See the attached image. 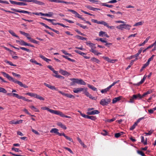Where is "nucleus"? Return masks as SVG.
<instances>
[{
	"label": "nucleus",
	"mask_w": 156,
	"mask_h": 156,
	"mask_svg": "<svg viewBox=\"0 0 156 156\" xmlns=\"http://www.w3.org/2000/svg\"><path fill=\"white\" fill-rule=\"evenodd\" d=\"M131 26L128 24H124V29L127 30H129Z\"/></svg>",
	"instance_id": "41"
},
{
	"label": "nucleus",
	"mask_w": 156,
	"mask_h": 156,
	"mask_svg": "<svg viewBox=\"0 0 156 156\" xmlns=\"http://www.w3.org/2000/svg\"><path fill=\"white\" fill-rule=\"evenodd\" d=\"M53 15V13L52 12H49L48 13H46V16L48 17H51Z\"/></svg>",
	"instance_id": "54"
},
{
	"label": "nucleus",
	"mask_w": 156,
	"mask_h": 156,
	"mask_svg": "<svg viewBox=\"0 0 156 156\" xmlns=\"http://www.w3.org/2000/svg\"><path fill=\"white\" fill-rule=\"evenodd\" d=\"M63 136H64L67 140H69L70 142H73V140L71 138L69 137L68 136H66L65 134H63Z\"/></svg>",
	"instance_id": "38"
},
{
	"label": "nucleus",
	"mask_w": 156,
	"mask_h": 156,
	"mask_svg": "<svg viewBox=\"0 0 156 156\" xmlns=\"http://www.w3.org/2000/svg\"><path fill=\"white\" fill-rule=\"evenodd\" d=\"M91 21L92 22H94V23H97L98 24H102V25H104V26H105V24L106 23V22L105 21H98L97 20H94V19H93L91 20Z\"/></svg>",
	"instance_id": "12"
},
{
	"label": "nucleus",
	"mask_w": 156,
	"mask_h": 156,
	"mask_svg": "<svg viewBox=\"0 0 156 156\" xmlns=\"http://www.w3.org/2000/svg\"><path fill=\"white\" fill-rule=\"evenodd\" d=\"M23 120H19L15 121L14 120H13L9 122L10 124H17L21 123L22 122Z\"/></svg>",
	"instance_id": "14"
},
{
	"label": "nucleus",
	"mask_w": 156,
	"mask_h": 156,
	"mask_svg": "<svg viewBox=\"0 0 156 156\" xmlns=\"http://www.w3.org/2000/svg\"><path fill=\"white\" fill-rule=\"evenodd\" d=\"M57 125L64 129H67L65 125L63 124L61 122H58L57 123Z\"/></svg>",
	"instance_id": "23"
},
{
	"label": "nucleus",
	"mask_w": 156,
	"mask_h": 156,
	"mask_svg": "<svg viewBox=\"0 0 156 156\" xmlns=\"http://www.w3.org/2000/svg\"><path fill=\"white\" fill-rule=\"evenodd\" d=\"M17 5H26L27 4L26 3L23 2H18Z\"/></svg>",
	"instance_id": "55"
},
{
	"label": "nucleus",
	"mask_w": 156,
	"mask_h": 156,
	"mask_svg": "<svg viewBox=\"0 0 156 156\" xmlns=\"http://www.w3.org/2000/svg\"><path fill=\"white\" fill-rule=\"evenodd\" d=\"M2 74L5 77L7 78L9 81L15 82L16 79L11 76L9 74L4 72H2Z\"/></svg>",
	"instance_id": "5"
},
{
	"label": "nucleus",
	"mask_w": 156,
	"mask_h": 156,
	"mask_svg": "<svg viewBox=\"0 0 156 156\" xmlns=\"http://www.w3.org/2000/svg\"><path fill=\"white\" fill-rule=\"evenodd\" d=\"M75 37L76 38H77L78 39H80V40H86L87 39V38L84 37H83L80 36L78 35H76L75 36Z\"/></svg>",
	"instance_id": "24"
},
{
	"label": "nucleus",
	"mask_w": 156,
	"mask_h": 156,
	"mask_svg": "<svg viewBox=\"0 0 156 156\" xmlns=\"http://www.w3.org/2000/svg\"><path fill=\"white\" fill-rule=\"evenodd\" d=\"M59 111H58L54 110L52 109H51L50 112L55 114L58 115Z\"/></svg>",
	"instance_id": "35"
},
{
	"label": "nucleus",
	"mask_w": 156,
	"mask_h": 156,
	"mask_svg": "<svg viewBox=\"0 0 156 156\" xmlns=\"http://www.w3.org/2000/svg\"><path fill=\"white\" fill-rule=\"evenodd\" d=\"M88 87L90 89L93 90L94 91H97V88L94 87L92 85H90L89 84H87Z\"/></svg>",
	"instance_id": "29"
},
{
	"label": "nucleus",
	"mask_w": 156,
	"mask_h": 156,
	"mask_svg": "<svg viewBox=\"0 0 156 156\" xmlns=\"http://www.w3.org/2000/svg\"><path fill=\"white\" fill-rule=\"evenodd\" d=\"M124 133L123 132H121L120 133H116L115 134V137L118 138L120 136L123 134Z\"/></svg>",
	"instance_id": "31"
},
{
	"label": "nucleus",
	"mask_w": 156,
	"mask_h": 156,
	"mask_svg": "<svg viewBox=\"0 0 156 156\" xmlns=\"http://www.w3.org/2000/svg\"><path fill=\"white\" fill-rule=\"evenodd\" d=\"M90 60L91 61L95 62L97 63H99L100 62V61L99 60L94 57L92 58Z\"/></svg>",
	"instance_id": "25"
},
{
	"label": "nucleus",
	"mask_w": 156,
	"mask_h": 156,
	"mask_svg": "<svg viewBox=\"0 0 156 156\" xmlns=\"http://www.w3.org/2000/svg\"><path fill=\"white\" fill-rule=\"evenodd\" d=\"M111 101V99L110 98H106L102 99L100 104L102 106H107Z\"/></svg>",
	"instance_id": "2"
},
{
	"label": "nucleus",
	"mask_w": 156,
	"mask_h": 156,
	"mask_svg": "<svg viewBox=\"0 0 156 156\" xmlns=\"http://www.w3.org/2000/svg\"><path fill=\"white\" fill-rule=\"evenodd\" d=\"M84 94L87 97H88L90 98L93 99L95 100V97H93L87 91V88H86L84 89V90L83 92Z\"/></svg>",
	"instance_id": "8"
},
{
	"label": "nucleus",
	"mask_w": 156,
	"mask_h": 156,
	"mask_svg": "<svg viewBox=\"0 0 156 156\" xmlns=\"http://www.w3.org/2000/svg\"><path fill=\"white\" fill-rule=\"evenodd\" d=\"M14 83L18 84L21 87H23L25 88L28 87L26 85L23 84L21 82L17 81L16 80Z\"/></svg>",
	"instance_id": "17"
},
{
	"label": "nucleus",
	"mask_w": 156,
	"mask_h": 156,
	"mask_svg": "<svg viewBox=\"0 0 156 156\" xmlns=\"http://www.w3.org/2000/svg\"><path fill=\"white\" fill-rule=\"evenodd\" d=\"M137 123L136 122L130 128V130H133L135 129L136 126L137 125Z\"/></svg>",
	"instance_id": "45"
},
{
	"label": "nucleus",
	"mask_w": 156,
	"mask_h": 156,
	"mask_svg": "<svg viewBox=\"0 0 156 156\" xmlns=\"http://www.w3.org/2000/svg\"><path fill=\"white\" fill-rule=\"evenodd\" d=\"M61 3H64L66 4H71L73 5L74 4V3L73 2H67L66 1H64L62 0H61Z\"/></svg>",
	"instance_id": "44"
},
{
	"label": "nucleus",
	"mask_w": 156,
	"mask_h": 156,
	"mask_svg": "<svg viewBox=\"0 0 156 156\" xmlns=\"http://www.w3.org/2000/svg\"><path fill=\"white\" fill-rule=\"evenodd\" d=\"M39 23L42 25V26H44L46 28L49 29L50 28V27H49V26L44 24V23H42V22H39Z\"/></svg>",
	"instance_id": "56"
},
{
	"label": "nucleus",
	"mask_w": 156,
	"mask_h": 156,
	"mask_svg": "<svg viewBox=\"0 0 156 156\" xmlns=\"http://www.w3.org/2000/svg\"><path fill=\"white\" fill-rule=\"evenodd\" d=\"M143 24L142 23V22H139L137 23H136L133 26H140V25H141Z\"/></svg>",
	"instance_id": "61"
},
{
	"label": "nucleus",
	"mask_w": 156,
	"mask_h": 156,
	"mask_svg": "<svg viewBox=\"0 0 156 156\" xmlns=\"http://www.w3.org/2000/svg\"><path fill=\"white\" fill-rule=\"evenodd\" d=\"M66 97L72 98H75V97L73 95L68 94H67Z\"/></svg>",
	"instance_id": "63"
},
{
	"label": "nucleus",
	"mask_w": 156,
	"mask_h": 156,
	"mask_svg": "<svg viewBox=\"0 0 156 156\" xmlns=\"http://www.w3.org/2000/svg\"><path fill=\"white\" fill-rule=\"evenodd\" d=\"M4 62L5 63H6L9 64L10 66H16V65L13 64L11 62L7 60H5L4 61Z\"/></svg>",
	"instance_id": "37"
},
{
	"label": "nucleus",
	"mask_w": 156,
	"mask_h": 156,
	"mask_svg": "<svg viewBox=\"0 0 156 156\" xmlns=\"http://www.w3.org/2000/svg\"><path fill=\"white\" fill-rule=\"evenodd\" d=\"M84 88H74L73 90V92L75 93L78 94L80 92H81L83 90H84Z\"/></svg>",
	"instance_id": "9"
},
{
	"label": "nucleus",
	"mask_w": 156,
	"mask_h": 156,
	"mask_svg": "<svg viewBox=\"0 0 156 156\" xmlns=\"http://www.w3.org/2000/svg\"><path fill=\"white\" fill-rule=\"evenodd\" d=\"M59 72L62 75L64 76L69 75L70 74V73L68 72L67 71L64 70L62 69H60Z\"/></svg>",
	"instance_id": "18"
},
{
	"label": "nucleus",
	"mask_w": 156,
	"mask_h": 156,
	"mask_svg": "<svg viewBox=\"0 0 156 156\" xmlns=\"http://www.w3.org/2000/svg\"><path fill=\"white\" fill-rule=\"evenodd\" d=\"M102 58L103 59L109 62L114 63L115 62V60L111 59L108 58V57L104 56Z\"/></svg>",
	"instance_id": "16"
},
{
	"label": "nucleus",
	"mask_w": 156,
	"mask_h": 156,
	"mask_svg": "<svg viewBox=\"0 0 156 156\" xmlns=\"http://www.w3.org/2000/svg\"><path fill=\"white\" fill-rule=\"evenodd\" d=\"M11 10L15 12H18L20 13H27L30 14V15H31V12H29L27 11H25L23 10H20L14 8H11Z\"/></svg>",
	"instance_id": "7"
},
{
	"label": "nucleus",
	"mask_w": 156,
	"mask_h": 156,
	"mask_svg": "<svg viewBox=\"0 0 156 156\" xmlns=\"http://www.w3.org/2000/svg\"><path fill=\"white\" fill-rule=\"evenodd\" d=\"M26 44L27 43L25 42L23 40H20V45L26 46Z\"/></svg>",
	"instance_id": "49"
},
{
	"label": "nucleus",
	"mask_w": 156,
	"mask_h": 156,
	"mask_svg": "<svg viewBox=\"0 0 156 156\" xmlns=\"http://www.w3.org/2000/svg\"><path fill=\"white\" fill-rule=\"evenodd\" d=\"M106 32L104 31H101L99 32V36L101 37H104Z\"/></svg>",
	"instance_id": "34"
},
{
	"label": "nucleus",
	"mask_w": 156,
	"mask_h": 156,
	"mask_svg": "<svg viewBox=\"0 0 156 156\" xmlns=\"http://www.w3.org/2000/svg\"><path fill=\"white\" fill-rule=\"evenodd\" d=\"M119 81V80H118L117 81H115L112 84H111L109 86H108L106 88L102 90H101V93H106L107 91H108L112 86H114L116 83H118Z\"/></svg>",
	"instance_id": "4"
},
{
	"label": "nucleus",
	"mask_w": 156,
	"mask_h": 156,
	"mask_svg": "<svg viewBox=\"0 0 156 156\" xmlns=\"http://www.w3.org/2000/svg\"><path fill=\"white\" fill-rule=\"evenodd\" d=\"M105 26L106 27L108 28H109L110 29H114L115 28V27L114 26H109L108 23H106L105 25Z\"/></svg>",
	"instance_id": "57"
},
{
	"label": "nucleus",
	"mask_w": 156,
	"mask_h": 156,
	"mask_svg": "<svg viewBox=\"0 0 156 156\" xmlns=\"http://www.w3.org/2000/svg\"><path fill=\"white\" fill-rule=\"evenodd\" d=\"M142 50V48H140L138 51V52L135 55H133V56H134L135 57H137L141 53Z\"/></svg>",
	"instance_id": "40"
},
{
	"label": "nucleus",
	"mask_w": 156,
	"mask_h": 156,
	"mask_svg": "<svg viewBox=\"0 0 156 156\" xmlns=\"http://www.w3.org/2000/svg\"><path fill=\"white\" fill-rule=\"evenodd\" d=\"M154 55H152V56L148 59L147 62L149 64L150 62L153 59L154 57Z\"/></svg>",
	"instance_id": "51"
},
{
	"label": "nucleus",
	"mask_w": 156,
	"mask_h": 156,
	"mask_svg": "<svg viewBox=\"0 0 156 156\" xmlns=\"http://www.w3.org/2000/svg\"><path fill=\"white\" fill-rule=\"evenodd\" d=\"M44 85H45L46 87H48V88H50L51 90H58V89L57 88L55 87L54 86H52L48 84L45 83H44Z\"/></svg>",
	"instance_id": "13"
},
{
	"label": "nucleus",
	"mask_w": 156,
	"mask_h": 156,
	"mask_svg": "<svg viewBox=\"0 0 156 156\" xmlns=\"http://www.w3.org/2000/svg\"><path fill=\"white\" fill-rule=\"evenodd\" d=\"M58 129L56 128H53L51 129L50 131V132L51 133H54L57 134L58 132Z\"/></svg>",
	"instance_id": "28"
},
{
	"label": "nucleus",
	"mask_w": 156,
	"mask_h": 156,
	"mask_svg": "<svg viewBox=\"0 0 156 156\" xmlns=\"http://www.w3.org/2000/svg\"><path fill=\"white\" fill-rule=\"evenodd\" d=\"M29 107L32 110H33L35 112H39V110H38L37 108H35L34 106H31Z\"/></svg>",
	"instance_id": "32"
},
{
	"label": "nucleus",
	"mask_w": 156,
	"mask_h": 156,
	"mask_svg": "<svg viewBox=\"0 0 156 156\" xmlns=\"http://www.w3.org/2000/svg\"><path fill=\"white\" fill-rule=\"evenodd\" d=\"M116 28L118 29L122 30L124 29V24H120L119 26H117Z\"/></svg>",
	"instance_id": "52"
},
{
	"label": "nucleus",
	"mask_w": 156,
	"mask_h": 156,
	"mask_svg": "<svg viewBox=\"0 0 156 156\" xmlns=\"http://www.w3.org/2000/svg\"><path fill=\"white\" fill-rule=\"evenodd\" d=\"M27 95L32 97L37 98L41 100H44V98L34 93H28L26 94Z\"/></svg>",
	"instance_id": "3"
},
{
	"label": "nucleus",
	"mask_w": 156,
	"mask_h": 156,
	"mask_svg": "<svg viewBox=\"0 0 156 156\" xmlns=\"http://www.w3.org/2000/svg\"><path fill=\"white\" fill-rule=\"evenodd\" d=\"M20 48L22 50H24L27 51L28 52H31V51L29 49H27L23 47H20Z\"/></svg>",
	"instance_id": "47"
},
{
	"label": "nucleus",
	"mask_w": 156,
	"mask_h": 156,
	"mask_svg": "<svg viewBox=\"0 0 156 156\" xmlns=\"http://www.w3.org/2000/svg\"><path fill=\"white\" fill-rule=\"evenodd\" d=\"M19 32L21 34L23 35L26 36L28 39L30 40V39H31V37H29L30 35L29 34L26 33L25 32L22 31H20Z\"/></svg>",
	"instance_id": "19"
},
{
	"label": "nucleus",
	"mask_w": 156,
	"mask_h": 156,
	"mask_svg": "<svg viewBox=\"0 0 156 156\" xmlns=\"http://www.w3.org/2000/svg\"><path fill=\"white\" fill-rule=\"evenodd\" d=\"M86 44L87 45H89V46L91 48H93L94 47V46L95 45L93 43H88L87 42L86 43Z\"/></svg>",
	"instance_id": "48"
},
{
	"label": "nucleus",
	"mask_w": 156,
	"mask_h": 156,
	"mask_svg": "<svg viewBox=\"0 0 156 156\" xmlns=\"http://www.w3.org/2000/svg\"><path fill=\"white\" fill-rule=\"evenodd\" d=\"M82 117L88 119H90L92 120H95L96 119V118L95 116H89L88 115H83Z\"/></svg>",
	"instance_id": "11"
},
{
	"label": "nucleus",
	"mask_w": 156,
	"mask_h": 156,
	"mask_svg": "<svg viewBox=\"0 0 156 156\" xmlns=\"http://www.w3.org/2000/svg\"><path fill=\"white\" fill-rule=\"evenodd\" d=\"M75 17H77L78 18L81 19L83 21H85L84 18L82 17L81 15H80L78 13L76 12V13L75 14Z\"/></svg>",
	"instance_id": "30"
},
{
	"label": "nucleus",
	"mask_w": 156,
	"mask_h": 156,
	"mask_svg": "<svg viewBox=\"0 0 156 156\" xmlns=\"http://www.w3.org/2000/svg\"><path fill=\"white\" fill-rule=\"evenodd\" d=\"M141 142L144 145H146L147 144V143L146 141H144V138L143 136H141Z\"/></svg>",
	"instance_id": "36"
},
{
	"label": "nucleus",
	"mask_w": 156,
	"mask_h": 156,
	"mask_svg": "<svg viewBox=\"0 0 156 156\" xmlns=\"http://www.w3.org/2000/svg\"><path fill=\"white\" fill-rule=\"evenodd\" d=\"M41 18L43 20H47V21H49V22H53L54 21H56V20H55V19H48L47 18H44V17H41Z\"/></svg>",
	"instance_id": "39"
},
{
	"label": "nucleus",
	"mask_w": 156,
	"mask_h": 156,
	"mask_svg": "<svg viewBox=\"0 0 156 156\" xmlns=\"http://www.w3.org/2000/svg\"><path fill=\"white\" fill-rule=\"evenodd\" d=\"M154 130H151L148 133H144L147 135H150L153 132Z\"/></svg>",
	"instance_id": "53"
},
{
	"label": "nucleus",
	"mask_w": 156,
	"mask_h": 156,
	"mask_svg": "<svg viewBox=\"0 0 156 156\" xmlns=\"http://www.w3.org/2000/svg\"><path fill=\"white\" fill-rule=\"evenodd\" d=\"M42 109L44 110H47L49 112H50V111L51 110V109H49V108H48L47 107H43L41 108Z\"/></svg>",
	"instance_id": "59"
},
{
	"label": "nucleus",
	"mask_w": 156,
	"mask_h": 156,
	"mask_svg": "<svg viewBox=\"0 0 156 156\" xmlns=\"http://www.w3.org/2000/svg\"><path fill=\"white\" fill-rule=\"evenodd\" d=\"M86 7H87L88 9L90 10H92L93 11H95L96 10H100V9L97 8H95L92 6H91L89 5H86Z\"/></svg>",
	"instance_id": "15"
},
{
	"label": "nucleus",
	"mask_w": 156,
	"mask_h": 156,
	"mask_svg": "<svg viewBox=\"0 0 156 156\" xmlns=\"http://www.w3.org/2000/svg\"><path fill=\"white\" fill-rule=\"evenodd\" d=\"M53 76L57 78H60L62 79H64L65 78L64 77L60 75H58V74L56 75H54Z\"/></svg>",
	"instance_id": "33"
},
{
	"label": "nucleus",
	"mask_w": 156,
	"mask_h": 156,
	"mask_svg": "<svg viewBox=\"0 0 156 156\" xmlns=\"http://www.w3.org/2000/svg\"><path fill=\"white\" fill-rule=\"evenodd\" d=\"M58 115L62 117H64L65 115H64L62 112L60 111H59Z\"/></svg>",
	"instance_id": "64"
},
{
	"label": "nucleus",
	"mask_w": 156,
	"mask_h": 156,
	"mask_svg": "<svg viewBox=\"0 0 156 156\" xmlns=\"http://www.w3.org/2000/svg\"><path fill=\"white\" fill-rule=\"evenodd\" d=\"M100 113V112L97 110H95L92 111H89L87 112V114L88 115H94L98 114Z\"/></svg>",
	"instance_id": "10"
},
{
	"label": "nucleus",
	"mask_w": 156,
	"mask_h": 156,
	"mask_svg": "<svg viewBox=\"0 0 156 156\" xmlns=\"http://www.w3.org/2000/svg\"><path fill=\"white\" fill-rule=\"evenodd\" d=\"M30 41L31 42L36 44H37L38 42V41H37L35 40H34V39H32L31 38V39H30Z\"/></svg>",
	"instance_id": "58"
},
{
	"label": "nucleus",
	"mask_w": 156,
	"mask_h": 156,
	"mask_svg": "<svg viewBox=\"0 0 156 156\" xmlns=\"http://www.w3.org/2000/svg\"><path fill=\"white\" fill-rule=\"evenodd\" d=\"M7 94V95L16 97L19 99H22V100H24L25 99V97L20 96L18 94H16L15 93H8Z\"/></svg>",
	"instance_id": "6"
},
{
	"label": "nucleus",
	"mask_w": 156,
	"mask_h": 156,
	"mask_svg": "<svg viewBox=\"0 0 156 156\" xmlns=\"http://www.w3.org/2000/svg\"><path fill=\"white\" fill-rule=\"evenodd\" d=\"M137 153L142 156H146L144 153L142 151L138 150L137 151Z\"/></svg>",
	"instance_id": "46"
},
{
	"label": "nucleus",
	"mask_w": 156,
	"mask_h": 156,
	"mask_svg": "<svg viewBox=\"0 0 156 156\" xmlns=\"http://www.w3.org/2000/svg\"><path fill=\"white\" fill-rule=\"evenodd\" d=\"M101 4H102V6H106L107 7H109V8H112L113 7V6L112 5H108V4H106L105 3H101Z\"/></svg>",
	"instance_id": "42"
},
{
	"label": "nucleus",
	"mask_w": 156,
	"mask_h": 156,
	"mask_svg": "<svg viewBox=\"0 0 156 156\" xmlns=\"http://www.w3.org/2000/svg\"><path fill=\"white\" fill-rule=\"evenodd\" d=\"M70 80L72 81L71 83V85H74L75 83L82 85H85L86 84V83L83 80L81 79L73 78L70 79Z\"/></svg>",
	"instance_id": "1"
},
{
	"label": "nucleus",
	"mask_w": 156,
	"mask_h": 156,
	"mask_svg": "<svg viewBox=\"0 0 156 156\" xmlns=\"http://www.w3.org/2000/svg\"><path fill=\"white\" fill-rule=\"evenodd\" d=\"M122 98V96H120L118 97L115 98H113L112 100V103L113 104H114L116 103L117 101H119Z\"/></svg>",
	"instance_id": "20"
},
{
	"label": "nucleus",
	"mask_w": 156,
	"mask_h": 156,
	"mask_svg": "<svg viewBox=\"0 0 156 156\" xmlns=\"http://www.w3.org/2000/svg\"><path fill=\"white\" fill-rule=\"evenodd\" d=\"M146 78V76H144L143 78L141 79V80L139 83H138V85H139L140 84H142L144 82Z\"/></svg>",
	"instance_id": "43"
},
{
	"label": "nucleus",
	"mask_w": 156,
	"mask_h": 156,
	"mask_svg": "<svg viewBox=\"0 0 156 156\" xmlns=\"http://www.w3.org/2000/svg\"><path fill=\"white\" fill-rule=\"evenodd\" d=\"M48 68H49L54 73L57 74L58 73V71H55L54 69L51 66H48Z\"/></svg>",
	"instance_id": "27"
},
{
	"label": "nucleus",
	"mask_w": 156,
	"mask_h": 156,
	"mask_svg": "<svg viewBox=\"0 0 156 156\" xmlns=\"http://www.w3.org/2000/svg\"><path fill=\"white\" fill-rule=\"evenodd\" d=\"M0 92L6 93H7V91L5 88L0 87Z\"/></svg>",
	"instance_id": "50"
},
{
	"label": "nucleus",
	"mask_w": 156,
	"mask_h": 156,
	"mask_svg": "<svg viewBox=\"0 0 156 156\" xmlns=\"http://www.w3.org/2000/svg\"><path fill=\"white\" fill-rule=\"evenodd\" d=\"M9 32L10 33V34H11L12 36L15 37H17L19 38H20L12 30H9Z\"/></svg>",
	"instance_id": "26"
},
{
	"label": "nucleus",
	"mask_w": 156,
	"mask_h": 156,
	"mask_svg": "<svg viewBox=\"0 0 156 156\" xmlns=\"http://www.w3.org/2000/svg\"><path fill=\"white\" fill-rule=\"evenodd\" d=\"M67 10L69 12H71L73 14H74L75 15L77 12H76L74 10H73L69 9H68Z\"/></svg>",
	"instance_id": "62"
},
{
	"label": "nucleus",
	"mask_w": 156,
	"mask_h": 156,
	"mask_svg": "<svg viewBox=\"0 0 156 156\" xmlns=\"http://www.w3.org/2000/svg\"><path fill=\"white\" fill-rule=\"evenodd\" d=\"M133 98L134 100L138 98H139L140 99L141 98H142V97L141 95L139 94H134L133 96Z\"/></svg>",
	"instance_id": "22"
},
{
	"label": "nucleus",
	"mask_w": 156,
	"mask_h": 156,
	"mask_svg": "<svg viewBox=\"0 0 156 156\" xmlns=\"http://www.w3.org/2000/svg\"><path fill=\"white\" fill-rule=\"evenodd\" d=\"M75 31L77 32L78 34H80L81 35L85 36L86 35L83 34V33H82L81 32H80V31H79L77 29H76L75 30Z\"/></svg>",
	"instance_id": "60"
},
{
	"label": "nucleus",
	"mask_w": 156,
	"mask_h": 156,
	"mask_svg": "<svg viewBox=\"0 0 156 156\" xmlns=\"http://www.w3.org/2000/svg\"><path fill=\"white\" fill-rule=\"evenodd\" d=\"M90 51L97 55H99L101 54V53L98 52L97 51L93 48H91L90 50Z\"/></svg>",
	"instance_id": "21"
}]
</instances>
